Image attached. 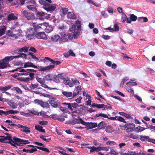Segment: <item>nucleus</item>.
Masks as SVG:
<instances>
[{
    "mask_svg": "<svg viewBox=\"0 0 155 155\" xmlns=\"http://www.w3.org/2000/svg\"><path fill=\"white\" fill-rule=\"evenodd\" d=\"M60 110L63 111V113H65L66 112L67 110V109L65 107H64L61 106L60 107Z\"/></svg>",
    "mask_w": 155,
    "mask_h": 155,
    "instance_id": "60",
    "label": "nucleus"
},
{
    "mask_svg": "<svg viewBox=\"0 0 155 155\" xmlns=\"http://www.w3.org/2000/svg\"><path fill=\"white\" fill-rule=\"evenodd\" d=\"M44 30H45V32L47 33H49L53 30V26L51 25H47V26L45 25Z\"/></svg>",
    "mask_w": 155,
    "mask_h": 155,
    "instance_id": "19",
    "label": "nucleus"
},
{
    "mask_svg": "<svg viewBox=\"0 0 155 155\" xmlns=\"http://www.w3.org/2000/svg\"><path fill=\"white\" fill-rule=\"evenodd\" d=\"M140 139L143 142L147 141L149 142V140L150 138L148 136H143L142 135H140Z\"/></svg>",
    "mask_w": 155,
    "mask_h": 155,
    "instance_id": "26",
    "label": "nucleus"
},
{
    "mask_svg": "<svg viewBox=\"0 0 155 155\" xmlns=\"http://www.w3.org/2000/svg\"><path fill=\"white\" fill-rule=\"evenodd\" d=\"M33 26L36 32L43 31L45 29V25L44 24H38L36 23H33Z\"/></svg>",
    "mask_w": 155,
    "mask_h": 155,
    "instance_id": "5",
    "label": "nucleus"
},
{
    "mask_svg": "<svg viewBox=\"0 0 155 155\" xmlns=\"http://www.w3.org/2000/svg\"><path fill=\"white\" fill-rule=\"evenodd\" d=\"M13 59L14 58L16 59L20 58H24L25 59H27V54H21L18 55L12 56Z\"/></svg>",
    "mask_w": 155,
    "mask_h": 155,
    "instance_id": "24",
    "label": "nucleus"
},
{
    "mask_svg": "<svg viewBox=\"0 0 155 155\" xmlns=\"http://www.w3.org/2000/svg\"><path fill=\"white\" fill-rule=\"evenodd\" d=\"M95 116L97 117L101 116L105 118H107L108 119L109 118H110V117H109L106 114H97L95 115Z\"/></svg>",
    "mask_w": 155,
    "mask_h": 155,
    "instance_id": "36",
    "label": "nucleus"
},
{
    "mask_svg": "<svg viewBox=\"0 0 155 155\" xmlns=\"http://www.w3.org/2000/svg\"><path fill=\"white\" fill-rule=\"evenodd\" d=\"M12 54L13 55L15 54H20V53L19 52V48L15 49L13 51H12Z\"/></svg>",
    "mask_w": 155,
    "mask_h": 155,
    "instance_id": "49",
    "label": "nucleus"
},
{
    "mask_svg": "<svg viewBox=\"0 0 155 155\" xmlns=\"http://www.w3.org/2000/svg\"><path fill=\"white\" fill-rule=\"evenodd\" d=\"M53 75H51L48 74L45 77V79L47 81H52L53 79Z\"/></svg>",
    "mask_w": 155,
    "mask_h": 155,
    "instance_id": "35",
    "label": "nucleus"
},
{
    "mask_svg": "<svg viewBox=\"0 0 155 155\" xmlns=\"http://www.w3.org/2000/svg\"><path fill=\"white\" fill-rule=\"evenodd\" d=\"M28 54V55H31L32 58L35 61H38V58L35 55H34L33 53L30 52Z\"/></svg>",
    "mask_w": 155,
    "mask_h": 155,
    "instance_id": "44",
    "label": "nucleus"
},
{
    "mask_svg": "<svg viewBox=\"0 0 155 155\" xmlns=\"http://www.w3.org/2000/svg\"><path fill=\"white\" fill-rule=\"evenodd\" d=\"M106 123L105 122L102 121L97 125L98 129H104L106 127Z\"/></svg>",
    "mask_w": 155,
    "mask_h": 155,
    "instance_id": "18",
    "label": "nucleus"
},
{
    "mask_svg": "<svg viewBox=\"0 0 155 155\" xmlns=\"http://www.w3.org/2000/svg\"><path fill=\"white\" fill-rule=\"evenodd\" d=\"M61 35L62 38V41H68V39L67 38V35L66 34L64 33H62L61 34Z\"/></svg>",
    "mask_w": 155,
    "mask_h": 155,
    "instance_id": "37",
    "label": "nucleus"
},
{
    "mask_svg": "<svg viewBox=\"0 0 155 155\" xmlns=\"http://www.w3.org/2000/svg\"><path fill=\"white\" fill-rule=\"evenodd\" d=\"M39 2L44 6L43 8L48 12L54 11L56 8L55 6L51 5L44 0H39Z\"/></svg>",
    "mask_w": 155,
    "mask_h": 155,
    "instance_id": "1",
    "label": "nucleus"
},
{
    "mask_svg": "<svg viewBox=\"0 0 155 155\" xmlns=\"http://www.w3.org/2000/svg\"><path fill=\"white\" fill-rule=\"evenodd\" d=\"M78 30L76 28V25L75 24L73 25L72 27L70 28V31L72 33Z\"/></svg>",
    "mask_w": 155,
    "mask_h": 155,
    "instance_id": "41",
    "label": "nucleus"
},
{
    "mask_svg": "<svg viewBox=\"0 0 155 155\" xmlns=\"http://www.w3.org/2000/svg\"><path fill=\"white\" fill-rule=\"evenodd\" d=\"M97 126V124L96 123L88 122L87 127H89V129H91L96 127Z\"/></svg>",
    "mask_w": 155,
    "mask_h": 155,
    "instance_id": "27",
    "label": "nucleus"
},
{
    "mask_svg": "<svg viewBox=\"0 0 155 155\" xmlns=\"http://www.w3.org/2000/svg\"><path fill=\"white\" fill-rule=\"evenodd\" d=\"M7 18L9 21L15 20L18 19V17L16 15H14L13 13H12L8 15Z\"/></svg>",
    "mask_w": 155,
    "mask_h": 155,
    "instance_id": "21",
    "label": "nucleus"
},
{
    "mask_svg": "<svg viewBox=\"0 0 155 155\" xmlns=\"http://www.w3.org/2000/svg\"><path fill=\"white\" fill-rule=\"evenodd\" d=\"M37 148L38 149L41 150L43 151L46 152L47 153H49L50 152V151L49 149L46 148H44L41 147H37Z\"/></svg>",
    "mask_w": 155,
    "mask_h": 155,
    "instance_id": "39",
    "label": "nucleus"
},
{
    "mask_svg": "<svg viewBox=\"0 0 155 155\" xmlns=\"http://www.w3.org/2000/svg\"><path fill=\"white\" fill-rule=\"evenodd\" d=\"M53 79L52 80V81H53L54 82H55L56 83H58L60 82V80L59 78L56 75H54Z\"/></svg>",
    "mask_w": 155,
    "mask_h": 155,
    "instance_id": "46",
    "label": "nucleus"
},
{
    "mask_svg": "<svg viewBox=\"0 0 155 155\" xmlns=\"http://www.w3.org/2000/svg\"><path fill=\"white\" fill-rule=\"evenodd\" d=\"M128 80V78L127 77L124 78L122 79L120 84V87L121 88H122L123 87L124 82Z\"/></svg>",
    "mask_w": 155,
    "mask_h": 155,
    "instance_id": "45",
    "label": "nucleus"
},
{
    "mask_svg": "<svg viewBox=\"0 0 155 155\" xmlns=\"http://www.w3.org/2000/svg\"><path fill=\"white\" fill-rule=\"evenodd\" d=\"M130 125H132V127H128L126 129V131L128 133L131 132L133 131L134 130L135 128V125L134 124L132 123V124H130Z\"/></svg>",
    "mask_w": 155,
    "mask_h": 155,
    "instance_id": "28",
    "label": "nucleus"
},
{
    "mask_svg": "<svg viewBox=\"0 0 155 155\" xmlns=\"http://www.w3.org/2000/svg\"><path fill=\"white\" fill-rule=\"evenodd\" d=\"M35 37L38 39H46L47 38L46 35L43 31L37 32L36 33Z\"/></svg>",
    "mask_w": 155,
    "mask_h": 155,
    "instance_id": "8",
    "label": "nucleus"
},
{
    "mask_svg": "<svg viewBox=\"0 0 155 155\" xmlns=\"http://www.w3.org/2000/svg\"><path fill=\"white\" fill-rule=\"evenodd\" d=\"M7 115L9 114H14L18 113L19 112L17 110H10L7 111Z\"/></svg>",
    "mask_w": 155,
    "mask_h": 155,
    "instance_id": "38",
    "label": "nucleus"
},
{
    "mask_svg": "<svg viewBox=\"0 0 155 155\" xmlns=\"http://www.w3.org/2000/svg\"><path fill=\"white\" fill-rule=\"evenodd\" d=\"M137 19V17L136 15L133 14H132L130 15V18H127V23H131V21H135Z\"/></svg>",
    "mask_w": 155,
    "mask_h": 155,
    "instance_id": "15",
    "label": "nucleus"
},
{
    "mask_svg": "<svg viewBox=\"0 0 155 155\" xmlns=\"http://www.w3.org/2000/svg\"><path fill=\"white\" fill-rule=\"evenodd\" d=\"M6 29V28L5 26L0 28V36H2L5 34Z\"/></svg>",
    "mask_w": 155,
    "mask_h": 155,
    "instance_id": "30",
    "label": "nucleus"
},
{
    "mask_svg": "<svg viewBox=\"0 0 155 155\" xmlns=\"http://www.w3.org/2000/svg\"><path fill=\"white\" fill-rule=\"evenodd\" d=\"M41 85L42 87H43L45 88H48L50 90H53V89H56V88H55L53 87H50L46 85L45 83V81H44L43 83L41 84Z\"/></svg>",
    "mask_w": 155,
    "mask_h": 155,
    "instance_id": "33",
    "label": "nucleus"
},
{
    "mask_svg": "<svg viewBox=\"0 0 155 155\" xmlns=\"http://www.w3.org/2000/svg\"><path fill=\"white\" fill-rule=\"evenodd\" d=\"M62 14L64 15L66 14L68 11V9L67 8H62Z\"/></svg>",
    "mask_w": 155,
    "mask_h": 155,
    "instance_id": "55",
    "label": "nucleus"
},
{
    "mask_svg": "<svg viewBox=\"0 0 155 155\" xmlns=\"http://www.w3.org/2000/svg\"><path fill=\"white\" fill-rule=\"evenodd\" d=\"M49 103L54 108H57L60 104L58 101H49Z\"/></svg>",
    "mask_w": 155,
    "mask_h": 155,
    "instance_id": "20",
    "label": "nucleus"
},
{
    "mask_svg": "<svg viewBox=\"0 0 155 155\" xmlns=\"http://www.w3.org/2000/svg\"><path fill=\"white\" fill-rule=\"evenodd\" d=\"M35 12L36 16L37 17H38V18L41 20H44V18L43 16H44L45 17V15L46 14V13H45V12H38L37 10Z\"/></svg>",
    "mask_w": 155,
    "mask_h": 155,
    "instance_id": "14",
    "label": "nucleus"
},
{
    "mask_svg": "<svg viewBox=\"0 0 155 155\" xmlns=\"http://www.w3.org/2000/svg\"><path fill=\"white\" fill-rule=\"evenodd\" d=\"M11 90L13 91H15L16 93L17 94H22V91L18 87H14L11 88Z\"/></svg>",
    "mask_w": 155,
    "mask_h": 155,
    "instance_id": "22",
    "label": "nucleus"
},
{
    "mask_svg": "<svg viewBox=\"0 0 155 155\" xmlns=\"http://www.w3.org/2000/svg\"><path fill=\"white\" fill-rule=\"evenodd\" d=\"M12 86L11 85H9L5 87H0V91L2 92V93H5L7 95L11 96V94L8 92H6V91L10 89H11Z\"/></svg>",
    "mask_w": 155,
    "mask_h": 155,
    "instance_id": "7",
    "label": "nucleus"
},
{
    "mask_svg": "<svg viewBox=\"0 0 155 155\" xmlns=\"http://www.w3.org/2000/svg\"><path fill=\"white\" fill-rule=\"evenodd\" d=\"M9 66V63L5 61H3V59L0 61V68L4 69Z\"/></svg>",
    "mask_w": 155,
    "mask_h": 155,
    "instance_id": "12",
    "label": "nucleus"
},
{
    "mask_svg": "<svg viewBox=\"0 0 155 155\" xmlns=\"http://www.w3.org/2000/svg\"><path fill=\"white\" fill-rule=\"evenodd\" d=\"M114 31H117L119 30V27L117 24H115L114 25Z\"/></svg>",
    "mask_w": 155,
    "mask_h": 155,
    "instance_id": "64",
    "label": "nucleus"
},
{
    "mask_svg": "<svg viewBox=\"0 0 155 155\" xmlns=\"http://www.w3.org/2000/svg\"><path fill=\"white\" fill-rule=\"evenodd\" d=\"M21 140L14 137L13 138L12 141H9L8 142L14 147H16V146H21Z\"/></svg>",
    "mask_w": 155,
    "mask_h": 155,
    "instance_id": "3",
    "label": "nucleus"
},
{
    "mask_svg": "<svg viewBox=\"0 0 155 155\" xmlns=\"http://www.w3.org/2000/svg\"><path fill=\"white\" fill-rule=\"evenodd\" d=\"M77 123H80L82 124L85 126H87L88 122H86L84 121L82 119H81V118H80V119L78 120V122H77Z\"/></svg>",
    "mask_w": 155,
    "mask_h": 155,
    "instance_id": "43",
    "label": "nucleus"
},
{
    "mask_svg": "<svg viewBox=\"0 0 155 155\" xmlns=\"http://www.w3.org/2000/svg\"><path fill=\"white\" fill-rule=\"evenodd\" d=\"M22 14L23 17H25L28 20H30L35 19V16L33 14L29 12L28 11L25 10L22 12Z\"/></svg>",
    "mask_w": 155,
    "mask_h": 155,
    "instance_id": "6",
    "label": "nucleus"
},
{
    "mask_svg": "<svg viewBox=\"0 0 155 155\" xmlns=\"http://www.w3.org/2000/svg\"><path fill=\"white\" fill-rule=\"evenodd\" d=\"M40 104L44 108H48L49 107V105L47 102H44L42 101H41L40 102Z\"/></svg>",
    "mask_w": 155,
    "mask_h": 155,
    "instance_id": "31",
    "label": "nucleus"
},
{
    "mask_svg": "<svg viewBox=\"0 0 155 155\" xmlns=\"http://www.w3.org/2000/svg\"><path fill=\"white\" fill-rule=\"evenodd\" d=\"M2 102H6L7 103L12 109H16L17 108V105L14 102L11 101H9L8 99L4 98Z\"/></svg>",
    "mask_w": 155,
    "mask_h": 155,
    "instance_id": "9",
    "label": "nucleus"
},
{
    "mask_svg": "<svg viewBox=\"0 0 155 155\" xmlns=\"http://www.w3.org/2000/svg\"><path fill=\"white\" fill-rule=\"evenodd\" d=\"M109 119L111 120H118L120 121L126 123V122L125 120L124 119L121 117L119 116H115L114 117H110L109 118Z\"/></svg>",
    "mask_w": 155,
    "mask_h": 155,
    "instance_id": "11",
    "label": "nucleus"
},
{
    "mask_svg": "<svg viewBox=\"0 0 155 155\" xmlns=\"http://www.w3.org/2000/svg\"><path fill=\"white\" fill-rule=\"evenodd\" d=\"M105 130L107 133H111L113 131V129L111 126L108 125L106 127Z\"/></svg>",
    "mask_w": 155,
    "mask_h": 155,
    "instance_id": "34",
    "label": "nucleus"
},
{
    "mask_svg": "<svg viewBox=\"0 0 155 155\" xmlns=\"http://www.w3.org/2000/svg\"><path fill=\"white\" fill-rule=\"evenodd\" d=\"M27 67H32L35 68H38L37 66L33 64L31 62H27L24 64V68H25Z\"/></svg>",
    "mask_w": 155,
    "mask_h": 155,
    "instance_id": "16",
    "label": "nucleus"
},
{
    "mask_svg": "<svg viewBox=\"0 0 155 155\" xmlns=\"http://www.w3.org/2000/svg\"><path fill=\"white\" fill-rule=\"evenodd\" d=\"M51 39L53 42H56L57 41H61L62 38L60 36L58 35L52 36Z\"/></svg>",
    "mask_w": 155,
    "mask_h": 155,
    "instance_id": "13",
    "label": "nucleus"
},
{
    "mask_svg": "<svg viewBox=\"0 0 155 155\" xmlns=\"http://www.w3.org/2000/svg\"><path fill=\"white\" fill-rule=\"evenodd\" d=\"M21 140V145L26 144L30 143V142H29L28 140L22 139Z\"/></svg>",
    "mask_w": 155,
    "mask_h": 155,
    "instance_id": "54",
    "label": "nucleus"
},
{
    "mask_svg": "<svg viewBox=\"0 0 155 155\" xmlns=\"http://www.w3.org/2000/svg\"><path fill=\"white\" fill-rule=\"evenodd\" d=\"M27 7L28 8L34 12H36L37 11V9L35 6L33 5H31L30 4L29 5H27Z\"/></svg>",
    "mask_w": 155,
    "mask_h": 155,
    "instance_id": "32",
    "label": "nucleus"
},
{
    "mask_svg": "<svg viewBox=\"0 0 155 155\" xmlns=\"http://www.w3.org/2000/svg\"><path fill=\"white\" fill-rule=\"evenodd\" d=\"M146 129V128L140 126H138L136 127V129L137 130V132L142 131Z\"/></svg>",
    "mask_w": 155,
    "mask_h": 155,
    "instance_id": "48",
    "label": "nucleus"
},
{
    "mask_svg": "<svg viewBox=\"0 0 155 155\" xmlns=\"http://www.w3.org/2000/svg\"><path fill=\"white\" fill-rule=\"evenodd\" d=\"M62 93L64 96L67 97H72V93L71 92L63 91L62 92Z\"/></svg>",
    "mask_w": 155,
    "mask_h": 155,
    "instance_id": "29",
    "label": "nucleus"
},
{
    "mask_svg": "<svg viewBox=\"0 0 155 155\" xmlns=\"http://www.w3.org/2000/svg\"><path fill=\"white\" fill-rule=\"evenodd\" d=\"M74 33L73 35V37L74 38H77L78 37L79 35L80 32L78 30L73 32Z\"/></svg>",
    "mask_w": 155,
    "mask_h": 155,
    "instance_id": "47",
    "label": "nucleus"
},
{
    "mask_svg": "<svg viewBox=\"0 0 155 155\" xmlns=\"http://www.w3.org/2000/svg\"><path fill=\"white\" fill-rule=\"evenodd\" d=\"M36 79L37 81L41 84L44 81L42 78H40L38 76H36Z\"/></svg>",
    "mask_w": 155,
    "mask_h": 155,
    "instance_id": "52",
    "label": "nucleus"
},
{
    "mask_svg": "<svg viewBox=\"0 0 155 155\" xmlns=\"http://www.w3.org/2000/svg\"><path fill=\"white\" fill-rule=\"evenodd\" d=\"M39 124L41 125H45L48 124V122L47 121H40L39 122Z\"/></svg>",
    "mask_w": 155,
    "mask_h": 155,
    "instance_id": "57",
    "label": "nucleus"
},
{
    "mask_svg": "<svg viewBox=\"0 0 155 155\" xmlns=\"http://www.w3.org/2000/svg\"><path fill=\"white\" fill-rule=\"evenodd\" d=\"M94 151H96V147L94 146L91 147V148L90 150V152L92 153Z\"/></svg>",
    "mask_w": 155,
    "mask_h": 155,
    "instance_id": "63",
    "label": "nucleus"
},
{
    "mask_svg": "<svg viewBox=\"0 0 155 155\" xmlns=\"http://www.w3.org/2000/svg\"><path fill=\"white\" fill-rule=\"evenodd\" d=\"M62 74H58L57 76V77L59 78H60V79L63 80H65L66 79V78H64L62 76Z\"/></svg>",
    "mask_w": 155,
    "mask_h": 155,
    "instance_id": "59",
    "label": "nucleus"
},
{
    "mask_svg": "<svg viewBox=\"0 0 155 155\" xmlns=\"http://www.w3.org/2000/svg\"><path fill=\"white\" fill-rule=\"evenodd\" d=\"M13 60L12 56H6L3 59V61H10Z\"/></svg>",
    "mask_w": 155,
    "mask_h": 155,
    "instance_id": "40",
    "label": "nucleus"
},
{
    "mask_svg": "<svg viewBox=\"0 0 155 155\" xmlns=\"http://www.w3.org/2000/svg\"><path fill=\"white\" fill-rule=\"evenodd\" d=\"M107 145H108L110 146H114L116 144L114 141H108L106 143Z\"/></svg>",
    "mask_w": 155,
    "mask_h": 155,
    "instance_id": "50",
    "label": "nucleus"
},
{
    "mask_svg": "<svg viewBox=\"0 0 155 155\" xmlns=\"http://www.w3.org/2000/svg\"><path fill=\"white\" fill-rule=\"evenodd\" d=\"M0 137H1V138H0V142H1L8 143V141H5V140H9V141H12V139L11 136H7L6 137L4 136H0Z\"/></svg>",
    "mask_w": 155,
    "mask_h": 155,
    "instance_id": "10",
    "label": "nucleus"
},
{
    "mask_svg": "<svg viewBox=\"0 0 155 155\" xmlns=\"http://www.w3.org/2000/svg\"><path fill=\"white\" fill-rule=\"evenodd\" d=\"M36 32L34 29L30 28L26 31L25 36L28 39H31L35 37Z\"/></svg>",
    "mask_w": 155,
    "mask_h": 155,
    "instance_id": "2",
    "label": "nucleus"
},
{
    "mask_svg": "<svg viewBox=\"0 0 155 155\" xmlns=\"http://www.w3.org/2000/svg\"><path fill=\"white\" fill-rule=\"evenodd\" d=\"M109 153L110 154H114V155H117L118 154V153L115 151L113 149H111L110 151L109 152Z\"/></svg>",
    "mask_w": 155,
    "mask_h": 155,
    "instance_id": "61",
    "label": "nucleus"
},
{
    "mask_svg": "<svg viewBox=\"0 0 155 155\" xmlns=\"http://www.w3.org/2000/svg\"><path fill=\"white\" fill-rule=\"evenodd\" d=\"M25 129H21V131L26 133H30L31 132V131L30 130V128L29 127H28V128Z\"/></svg>",
    "mask_w": 155,
    "mask_h": 155,
    "instance_id": "51",
    "label": "nucleus"
},
{
    "mask_svg": "<svg viewBox=\"0 0 155 155\" xmlns=\"http://www.w3.org/2000/svg\"><path fill=\"white\" fill-rule=\"evenodd\" d=\"M45 59L47 60L50 61L51 63L53 64H55V60H53L48 57H46L45 58Z\"/></svg>",
    "mask_w": 155,
    "mask_h": 155,
    "instance_id": "56",
    "label": "nucleus"
},
{
    "mask_svg": "<svg viewBox=\"0 0 155 155\" xmlns=\"http://www.w3.org/2000/svg\"><path fill=\"white\" fill-rule=\"evenodd\" d=\"M6 35L10 36H12L13 35L12 31L11 30H8L6 31Z\"/></svg>",
    "mask_w": 155,
    "mask_h": 155,
    "instance_id": "58",
    "label": "nucleus"
},
{
    "mask_svg": "<svg viewBox=\"0 0 155 155\" xmlns=\"http://www.w3.org/2000/svg\"><path fill=\"white\" fill-rule=\"evenodd\" d=\"M18 80H19L20 81L25 82H28V81H29L30 80H31L30 78L29 77L26 78H18Z\"/></svg>",
    "mask_w": 155,
    "mask_h": 155,
    "instance_id": "42",
    "label": "nucleus"
},
{
    "mask_svg": "<svg viewBox=\"0 0 155 155\" xmlns=\"http://www.w3.org/2000/svg\"><path fill=\"white\" fill-rule=\"evenodd\" d=\"M35 129L40 132L44 133L45 132V129H43V127L39 125H35Z\"/></svg>",
    "mask_w": 155,
    "mask_h": 155,
    "instance_id": "23",
    "label": "nucleus"
},
{
    "mask_svg": "<svg viewBox=\"0 0 155 155\" xmlns=\"http://www.w3.org/2000/svg\"><path fill=\"white\" fill-rule=\"evenodd\" d=\"M82 99L81 96L79 97L76 99L75 101L77 102V103L80 104L81 103V100Z\"/></svg>",
    "mask_w": 155,
    "mask_h": 155,
    "instance_id": "62",
    "label": "nucleus"
},
{
    "mask_svg": "<svg viewBox=\"0 0 155 155\" xmlns=\"http://www.w3.org/2000/svg\"><path fill=\"white\" fill-rule=\"evenodd\" d=\"M81 22L80 21L77 20L76 22V25L77 28L78 29H79L81 27Z\"/></svg>",
    "mask_w": 155,
    "mask_h": 155,
    "instance_id": "53",
    "label": "nucleus"
},
{
    "mask_svg": "<svg viewBox=\"0 0 155 155\" xmlns=\"http://www.w3.org/2000/svg\"><path fill=\"white\" fill-rule=\"evenodd\" d=\"M63 104L66 105L68 106V109L72 111L74 110L75 111L73 112V113H76L77 110H76V108L77 107H79L80 106L77 103H62Z\"/></svg>",
    "mask_w": 155,
    "mask_h": 155,
    "instance_id": "4",
    "label": "nucleus"
},
{
    "mask_svg": "<svg viewBox=\"0 0 155 155\" xmlns=\"http://www.w3.org/2000/svg\"><path fill=\"white\" fill-rule=\"evenodd\" d=\"M29 48L27 46H24L23 48H19V52L20 54H23L22 52L26 53L28 52V49Z\"/></svg>",
    "mask_w": 155,
    "mask_h": 155,
    "instance_id": "25",
    "label": "nucleus"
},
{
    "mask_svg": "<svg viewBox=\"0 0 155 155\" xmlns=\"http://www.w3.org/2000/svg\"><path fill=\"white\" fill-rule=\"evenodd\" d=\"M67 17L68 19H76L77 18V16L73 12H69L67 14Z\"/></svg>",
    "mask_w": 155,
    "mask_h": 155,
    "instance_id": "17",
    "label": "nucleus"
}]
</instances>
